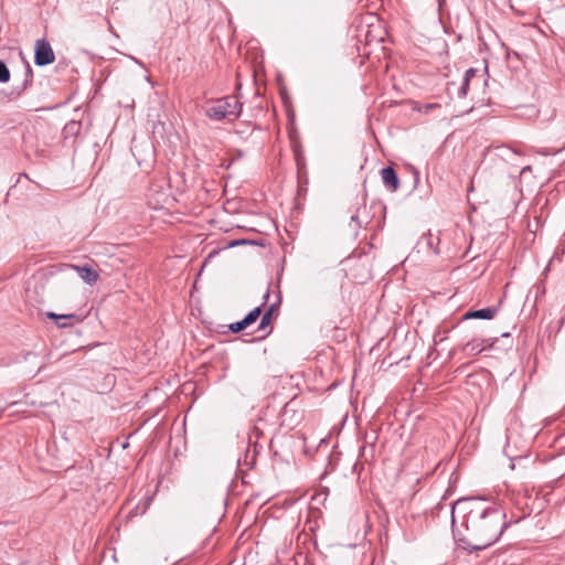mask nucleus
<instances>
[{
    "label": "nucleus",
    "instance_id": "nucleus-1",
    "mask_svg": "<svg viewBox=\"0 0 565 565\" xmlns=\"http://www.w3.org/2000/svg\"><path fill=\"white\" fill-rule=\"evenodd\" d=\"M504 518L502 508L484 500L460 499L451 510L455 542L468 552L484 550L501 536L507 526Z\"/></svg>",
    "mask_w": 565,
    "mask_h": 565
},
{
    "label": "nucleus",
    "instance_id": "nucleus-2",
    "mask_svg": "<svg viewBox=\"0 0 565 565\" xmlns=\"http://www.w3.org/2000/svg\"><path fill=\"white\" fill-rule=\"evenodd\" d=\"M204 113L213 120H234L239 116L241 104L235 96H225L207 103Z\"/></svg>",
    "mask_w": 565,
    "mask_h": 565
},
{
    "label": "nucleus",
    "instance_id": "nucleus-3",
    "mask_svg": "<svg viewBox=\"0 0 565 565\" xmlns=\"http://www.w3.org/2000/svg\"><path fill=\"white\" fill-rule=\"evenodd\" d=\"M55 61V54L51 44L44 40L39 39L34 44V63L38 66H45Z\"/></svg>",
    "mask_w": 565,
    "mask_h": 565
},
{
    "label": "nucleus",
    "instance_id": "nucleus-4",
    "mask_svg": "<svg viewBox=\"0 0 565 565\" xmlns=\"http://www.w3.org/2000/svg\"><path fill=\"white\" fill-rule=\"evenodd\" d=\"M381 175L384 185L391 191L395 192L398 189L399 181L395 170L392 167H386L381 170Z\"/></svg>",
    "mask_w": 565,
    "mask_h": 565
},
{
    "label": "nucleus",
    "instance_id": "nucleus-5",
    "mask_svg": "<svg viewBox=\"0 0 565 565\" xmlns=\"http://www.w3.org/2000/svg\"><path fill=\"white\" fill-rule=\"evenodd\" d=\"M492 343L486 339H472L463 347V352L468 355H476L481 353L486 347H491Z\"/></svg>",
    "mask_w": 565,
    "mask_h": 565
},
{
    "label": "nucleus",
    "instance_id": "nucleus-6",
    "mask_svg": "<svg viewBox=\"0 0 565 565\" xmlns=\"http://www.w3.org/2000/svg\"><path fill=\"white\" fill-rule=\"evenodd\" d=\"M78 274V276L88 285H93L98 280V273L90 267L87 266H72Z\"/></svg>",
    "mask_w": 565,
    "mask_h": 565
},
{
    "label": "nucleus",
    "instance_id": "nucleus-7",
    "mask_svg": "<svg viewBox=\"0 0 565 565\" xmlns=\"http://www.w3.org/2000/svg\"><path fill=\"white\" fill-rule=\"evenodd\" d=\"M497 308L488 307L479 310L468 311L463 318L465 319H492L497 313Z\"/></svg>",
    "mask_w": 565,
    "mask_h": 565
},
{
    "label": "nucleus",
    "instance_id": "nucleus-8",
    "mask_svg": "<svg viewBox=\"0 0 565 565\" xmlns=\"http://www.w3.org/2000/svg\"><path fill=\"white\" fill-rule=\"evenodd\" d=\"M260 307H256L254 310H252L245 318V323H247V326H250L252 323H254L260 316Z\"/></svg>",
    "mask_w": 565,
    "mask_h": 565
},
{
    "label": "nucleus",
    "instance_id": "nucleus-9",
    "mask_svg": "<svg viewBox=\"0 0 565 565\" xmlns=\"http://www.w3.org/2000/svg\"><path fill=\"white\" fill-rule=\"evenodd\" d=\"M10 79V71L4 62L0 61V83H7Z\"/></svg>",
    "mask_w": 565,
    "mask_h": 565
},
{
    "label": "nucleus",
    "instance_id": "nucleus-10",
    "mask_svg": "<svg viewBox=\"0 0 565 565\" xmlns=\"http://www.w3.org/2000/svg\"><path fill=\"white\" fill-rule=\"evenodd\" d=\"M32 76H33V74H32V68L30 67V65H29V64H26V68H25V78H24V81H23V83H22V85H21V87H20V89H19V92H18L19 94H20L21 92H23V90L28 87V85L30 84V82H31V79H32Z\"/></svg>",
    "mask_w": 565,
    "mask_h": 565
},
{
    "label": "nucleus",
    "instance_id": "nucleus-11",
    "mask_svg": "<svg viewBox=\"0 0 565 565\" xmlns=\"http://www.w3.org/2000/svg\"><path fill=\"white\" fill-rule=\"evenodd\" d=\"M271 311H273V307H270V308H269V310H268V311H266V312L263 315V317H262V319H260L259 327H258L259 329H262V330H263V329H265V328H267V327L269 326V323H270V318H271Z\"/></svg>",
    "mask_w": 565,
    "mask_h": 565
},
{
    "label": "nucleus",
    "instance_id": "nucleus-12",
    "mask_svg": "<svg viewBox=\"0 0 565 565\" xmlns=\"http://www.w3.org/2000/svg\"><path fill=\"white\" fill-rule=\"evenodd\" d=\"M247 323H245V320H241V321H237V322H234L232 324H230V330L234 333L236 332H239L242 330H244L245 328H247Z\"/></svg>",
    "mask_w": 565,
    "mask_h": 565
},
{
    "label": "nucleus",
    "instance_id": "nucleus-13",
    "mask_svg": "<svg viewBox=\"0 0 565 565\" xmlns=\"http://www.w3.org/2000/svg\"><path fill=\"white\" fill-rule=\"evenodd\" d=\"M46 317L49 319H53V320H60V319H74L75 318V315H56L54 312H47L46 313Z\"/></svg>",
    "mask_w": 565,
    "mask_h": 565
},
{
    "label": "nucleus",
    "instance_id": "nucleus-14",
    "mask_svg": "<svg viewBox=\"0 0 565 565\" xmlns=\"http://www.w3.org/2000/svg\"><path fill=\"white\" fill-rule=\"evenodd\" d=\"M468 86H469V77L468 76H465L463 78V83L460 87V93L465 96L467 94V89H468Z\"/></svg>",
    "mask_w": 565,
    "mask_h": 565
},
{
    "label": "nucleus",
    "instance_id": "nucleus-15",
    "mask_svg": "<svg viewBox=\"0 0 565 565\" xmlns=\"http://www.w3.org/2000/svg\"><path fill=\"white\" fill-rule=\"evenodd\" d=\"M56 323H57V326H58L60 328H65V327H67V324H66V323H64V321L58 322V320H57V321H56Z\"/></svg>",
    "mask_w": 565,
    "mask_h": 565
},
{
    "label": "nucleus",
    "instance_id": "nucleus-16",
    "mask_svg": "<svg viewBox=\"0 0 565 565\" xmlns=\"http://www.w3.org/2000/svg\"><path fill=\"white\" fill-rule=\"evenodd\" d=\"M473 74H475V71H473V70H468V71L466 72V76H468V77H469V76H472Z\"/></svg>",
    "mask_w": 565,
    "mask_h": 565
}]
</instances>
